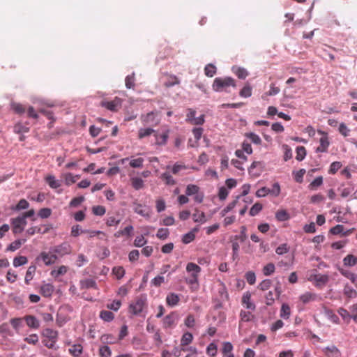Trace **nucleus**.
I'll return each mask as SVG.
<instances>
[{"label":"nucleus","instance_id":"nucleus-14","mask_svg":"<svg viewBox=\"0 0 357 357\" xmlns=\"http://www.w3.org/2000/svg\"><path fill=\"white\" fill-rule=\"evenodd\" d=\"M180 301L179 296L175 293H169L166 297V303L170 307H174L178 305Z\"/></svg>","mask_w":357,"mask_h":357},{"label":"nucleus","instance_id":"nucleus-11","mask_svg":"<svg viewBox=\"0 0 357 357\" xmlns=\"http://www.w3.org/2000/svg\"><path fill=\"white\" fill-rule=\"evenodd\" d=\"M252 294L250 291H246L242 296V304L250 310H255L256 308L255 304L251 300Z\"/></svg>","mask_w":357,"mask_h":357},{"label":"nucleus","instance_id":"nucleus-41","mask_svg":"<svg viewBox=\"0 0 357 357\" xmlns=\"http://www.w3.org/2000/svg\"><path fill=\"white\" fill-rule=\"evenodd\" d=\"M175 314L174 312L165 317L163 319V324L165 327L172 326L175 321Z\"/></svg>","mask_w":357,"mask_h":357},{"label":"nucleus","instance_id":"nucleus-37","mask_svg":"<svg viewBox=\"0 0 357 357\" xmlns=\"http://www.w3.org/2000/svg\"><path fill=\"white\" fill-rule=\"evenodd\" d=\"M193 340L192 334L190 332L185 333L181 340V344L182 346H187L192 342Z\"/></svg>","mask_w":357,"mask_h":357},{"label":"nucleus","instance_id":"nucleus-53","mask_svg":"<svg viewBox=\"0 0 357 357\" xmlns=\"http://www.w3.org/2000/svg\"><path fill=\"white\" fill-rule=\"evenodd\" d=\"M239 95L243 98H249L252 96V88L249 84H246L240 91Z\"/></svg>","mask_w":357,"mask_h":357},{"label":"nucleus","instance_id":"nucleus-39","mask_svg":"<svg viewBox=\"0 0 357 357\" xmlns=\"http://www.w3.org/2000/svg\"><path fill=\"white\" fill-rule=\"evenodd\" d=\"M204 73L207 77H212L216 73V67L211 63L207 64L205 66Z\"/></svg>","mask_w":357,"mask_h":357},{"label":"nucleus","instance_id":"nucleus-30","mask_svg":"<svg viewBox=\"0 0 357 357\" xmlns=\"http://www.w3.org/2000/svg\"><path fill=\"white\" fill-rule=\"evenodd\" d=\"M13 131L17 134L22 135L23 133L28 132L29 131V128L19 122L14 126Z\"/></svg>","mask_w":357,"mask_h":357},{"label":"nucleus","instance_id":"nucleus-16","mask_svg":"<svg viewBox=\"0 0 357 357\" xmlns=\"http://www.w3.org/2000/svg\"><path fill=\"white\" fill-rule=\"evenodd\" d=\"M54 291V287L52 284H44L40 287V293L44 297H50Z\"/></svg>","mask_w":357,"mask_h":357},{"label":"nucleus","instance_id":"nucleus-3","mask_svg":"<svg viewBox=\"0 0 357 357\" xmlns=\"http://www.w3.org/2000/svg\"><path fill=\"white\" fill-rule=\"evenodd\" d=\"M185 195L187 196H194L193 199L195 202L200 204L204 200V193L200 192V188L195 184H189L185 189Z\"/></svg>","mask_w":357,"mask_h":357},{"label":"nucleus","instance_id":"nucleus-60","mask_svg":"<svg viewBox=\"0 0 357 357\" xmlns=\"http://www.w3.org/2000/svg\"><path fill=\"white\" fill-rule=\"evenodd\" d=\"M240 318L241 321L248 322L252 319L253 315L250 312L241 310L240 312Z\"/></svg>","mask_w":357,"mask_h":357},{"label":"nucleus","instance_id":"nucleus-47","mask_svg":"<svg viewBox=\"0 0 357 357\" xmlns=\"http://www.w3.org/2000/svg\"><path fill=\"white\" fill-rule=\"evenodd\" d=\"M87 229H82L79 225H73L71 228V236L77 237L80 234L88 232Z\"/></svg>","mask_w":357,"mask_h":357},{"label":"nucleus","instance_id":"nucleus-33","mask_svg":"<svg viewBox=\"0 0 357 357\" xmlns=\"http://www.w3.org/2000/svg\"><path fill=\"white\" fill-rule=\"evenodd\" d=\"M317 298V295L315 294H312L311 292H305L300 296V300L303 303H307L310 301H314Z\"/></svg>","mask_w":357,"mask_h":357},{"label":"nucleus","instance_id":"nucleus-54","mask_svg":"<svg viewBox=\"0 0 357 357\" xmlns=\"http://www.w3.org/2000/svg\"><path fill=\"white\" fill-rule=\"evenodd\" d=\"M263 208V206L260 203H255L250 210V215L255 216L257 215Z\"/></svg>","mask_w":357,"mask_h":357},{"label":"nucleus","instance_id":"nucleus-58","mask_svg":"<svg viewBox=\"0 0 357 357\" xmlns=\"http://www.w3.org/2000/svg\"><path fill=\"white\" fill-rule=\"evenodd\" d=\"M126 86L127 89H133L135 86V73L129 75L125 79Z\"/></svg>","mask_w":357,"mask_h":357},{"label":"nucleus","instance_id":"nucleus-46","mask_svg":"<svg viewBox=\"0 0 357 357\" xmlns=\"http://www.w3.org/2000/svg\"><path fill=\"white\" fill-rule=\"evenodd\" d=\"M245 136L250 139L251 142L255 144H260L261 143L260 137L254 132H247Z\"/></svg>","mask_w":357,"mask_h":357},{"label":"nucleus","instance_id":"nucleus-9","mask_svg":"<svg viewBox=\"0 0 357 357\" xmlns=\"http://www.w3.org/2000/svg\"><path fill=\"white\" fill-rule=\"evenodd\" d=\"M52 229H53V225L52 224H46L41 227H36V226L31 227L26 230V232L27 234L31 235V236L35 234L36 233L45 234L48 233Z\"/></svg>","mask_w":357,"mask_h":357},{"label":"nucleus","instance_id":"nucleus-4","mask_svg":"<svg viewBox=\"0 0 357 357\" xmlns=\"http://www.w3.org/2000/svg\"><path fill=\"white\" fill-rule=\"evenodd\" d=\"M146 305V296L145 294H142L136 299L135 303L130 305V311L132 314L138 315L142 312Z\"/></svg>","mask_w":357,"mask_h":357},{"label":"nucleus","instance_id":"nucleus-62","mask_svg":"<svg viewBox=\"0 0 357 357\" xmlns=\"http://www.w3.org/2000/svg\"><path fill=\"white\" fill-rule=\"evenodd\" d=\"M305 173V169H301L298 171L293 172V175L294 176V179L298 183H301L303 181V176Z\"/></svg>","mask_w":357,"mask_h":357},{"label":"nucleus","instance_id":"nucleus-36","mask_svg":"<svg viewBox=\"0 0 357 357\" xmlns=\"http://www.w3.org/2000/svg\"><path fill=\"white\" fill-rule=\"evenodd\" d=\"M186 169H187V167L185 165H181L177 162L175 163L172 167H171L170 165L167 166V169H170L171 172L173 174H177L180 171Z\"/></svg>","mask_w":357,"mask_h":357},{"label":"nucleus","instance_id":"nucleus-48","mask_svg":"<svg viewBox=\"0 0 357 357\" xmlns=\"http://www.w3.org/2000/svg\"><path fill=\"white\" fill-rule=\"evenodd\" d=\"M112 273L118 280H120L124 276L126 271L123 266H116L113 268Z\"/></svg>","mask_w":357,"mask_h":357},{"label":"nucleus","instance_id":"nucleus-42","mask_svg":"<svg viewBox=\"0 0 357 357\" xmlns=\"http://www.w3.org/2000/svg\"><path fill=\"white\" fill-rule=\"evenodd\" d=\"M240 196L236 197V199L230 202L222 211L221 215L225 216L227 213L231 211L236 205Z\"/></svg>","mask_w":357,"mask_h":357},{"label":"nucleus","instance_id":"nucleus-2","mask_svg":"<svg viewBox=\"0 0 357 357\" xmlns=\"http://www.w3.org/2000/svg\"><path fill=\"white\" fill-rule=\"evenodd\" d=\"M71 250L72 248L67 242H63L59 245L50 248V252L53 253V255L56 257V259L59 257L69 255L71 252Z\"/></svg>","mask_w":357,"mask_h":357},{"label":"nucleus","instance_id":"nucleus-32","mask_svg":"<svg viewBox=\"0 0 357 357\" xmlns=\"http://www.w3.org/2000/svg\"><path fill=\"white\" fill-rule=\"evenodd\" d=\"M100 317L105 321L110 322L114 319V314L111 311L102 310L100 313Z\"/></svg>","mask_w":357,"mask_h":357},{"label":"nucleus","instance_id":"nucleus-56","mask_svg":"<svg viewBox=\"0 0 357 357\" xmlns=\"http://www.w3.org/2000/svg\"><path fill=\"white\" fill-rule=\"evenodd\" d=\"M324 313H325L326 316L330 320H331L333 323H335V324L338 323V321H339L338 317L336 314H335L331 310L325 308Z\"/></svg>","mask_w":357,"mask_h":357},{"label":"nucleus","instance_id":"nucleus-43","mask_svg":"<svg viewBox=\"0 0 357 357\" xmlns=\"http://www.w3.org/2000/svg\"><path fill=\"white\" fill-rule=\"evenodd\" d=\"M296 159L298 161H302L306 156V149L304 146H298L296 149Z\"/></svg>","mask_w":357,"mask_h":357},{"label":"nucleus","instance_id":"nucleus-31","mask_svg":"<svg viewBox=\"0 0 357 357\" xmlns=\"http://www.w3.org/2000/svg\"><path fill=\"white\" fill-rule=\"evenodd\" d=\"M258 166H260L261 167V162L259 161H254L250 167L248 168V172L249 174L255 177H258L260 176L261 170L259 171L258 172H254V169L257 167Z\"/></svg>","mask_w":357,"mask_h":357},{"label":"nucleus","instance_id":"nucleus-5","mask_svg":"<svg viewBox=\"0 0 357 357\" xmlns=\"http://www.w3.org/2000/svg\"><path fill=\"white\" fill-rule=\"evenodd\" d=\"M10 223L13 234H17L22 233L24 231V227L26 225L27 222L26 220H24V218H21L19 215L17 218H12L10 220Z\"/></svg>","mask_w":357,"mask_h":357},{"label":"nucleus","instance_id":"nucleus-40","mask_svg":"<svg viewBox=\"0 0 357 357\" xmlns=\"http://www.w3.org/2000/svg\"><path fill=\"white\" fill-rule=\"evenodd\" d=\"M132 186L137 190L143 188L144 181L139 177H134L131 178Z\"/></svg>","mask_w":357,"mask_h":357},{"label":"nucleus","instance_id":"nucleus-34","mask_svg":"<svg viewBox=\"0 0 357 357\" xmlns=\"http://www.w3.org/2000/svg\"><path fill=\"white\" fill-rule=\"evenodd\" d=\"M275 218L278 221L283 222L289 220L290 215L285 210H279L275 213Z\"/></svg>","mask_w":357,"mask_h":357},{"label":"nucleus","instance_id":"nucleus-61","mask_svg":"<svg viewBox=\"0 0 357 357\" xmlns=\"http://www.w3.org/2000/svg\"><path fill=\"white\" fill-rule=\"evenodd\" d=\"M52 214V209L50 208H41L38 213V215L43 218H48Z\"/></svg>","mask_w":357,"mask_h":357},{"label":"nucleus","instance_id":"nucleus-13","mask_svg":"<svg viewBox=\"0 0 357 357\" xmlns=\"http://www.w3.org/2000/svg\"><path fill=\"white\" fill-rule=\"evenodd\" d=\"M142 121L146 124H150L151 126H155L158 123V120L155 119V114L154 112H151L142 116Z\"/></svg>","mask_w":357,"mask_h":357},{"label":"nucleus","instance_id":"nucleus-21","mask_svg":"<svg viewBox=\"0 0 357 357\" xmlns=\"http://www.w3.org/2000/svg\"><path fill=\"white\" fill-rule=\"evenodd\" d=\"M45 181L49 185V186L52 189H56L59 188L61 184V181L59 180H56L54 177V176L49 175L45 178Z\"/></svg>","mask_w":357,"mask_h":357},{"label":"nucleus","instance_id":"nucleus-7","mask_svg":"<svg viewBox=\"0 0 357 357\" xmlns=\"http://www.w3.org/2000/svg\"><path fill=\"white\" fill-rule=\"evenodd\" d=\"M317 132L321 135L319 139L320 145L316 149V153H324L326 152L330 145L327 133L321 130H318Z\"/></svg>","mask_w":357,"mask_h":357},{"label":"nucleus","instance_id":"nucleus-26","mask_svg":"<svg viewBox=\"0 0 357 357\" xmlns=\"http://www.w3.org/2000/svg\"><path fill=\"white\" fill-rule=\"evenodd\" d=\"M36 271V266L35 265H31L28 268L24 278V282L26 284H29L30 281L33 279Z\"/></svg>","mask_w":357,"mask_h":357},{"label":"nucleus","instance_id":"nucleus-28","mask_svg":"<svg viewBox=\"0 0 357 357\" xmlns=\"http://www.w3.org/2000/svg\"><path fill=\"white\" fill-rule=\"evenodd\" d=\"M340 273L342 275L349 279L351 282L357 287V275L346 270H340Z\"/></svg>","mask_w":357,"mask_h":357},{"label":"nucleus","instance_id":"nucleus-12","mask_svg":"<svg viewBox=\"0 0 357 357\" xmlns=\"http://www.w3.org/2000/svg\"><path fill=\"white\" fill-rule=\"evenodd\" d=\"M154 137L155 138V144L159 146L165 145L166 144L169 137V130H167L161 135L155 132L154 134Z\"/></svg>","mask_w":357,"mask_h":357},{"label":"nucleus","instance_id":"nucleus-6","mask_svg":"<svg viewBox=\"0 0 357 357\" xmlns=\"http://www.w3.org/2000/svg\"><path fill=\"white\" fill-rule=\"evenodd\" d=\"M36 260L37 261H42L45 266H50L56 262V257L53 255V253L50 252V249L48 252H40V254L36 257Z\"/></svg>","mask_w":357,"mask_h":357},{"label":"nucleus","instance_id":"nucleus-24","mask_svg":"<svg viewBox=\"0 0 357 357\" xmlns=\"http://www.w3.org/2000/svg\"><path fill=\"white\" fill-rule=\"evenodd\" d=\"M232 71L239 79H245L248 75V72L243 68L234 66Z\"/></svg>","mask_w":357,"mask_h":357},{"label":"nucleus","instance_id":"nucleus-44","mask_svg":"<svg viewBox=\"0 0 357 357\" xmlns=\"http://www.w3.org/2000/svg\"><path fill=\"white\" fill-rule=\"evenodd\" d=\"M11 108L15 113L18 114H23L26 110V108L24 107V105L17 102H12Z\"/></svg>","mask_w":357,"mask_h":357},{"label":"nucleus","instance_id":"nucleus-19","mask_svg":"<svg viewBox=\"0 0 357 357\" xmlns=\"http://www.w3.org/2000/svg\"><path fill=\"white\" fill-rule=\"evenodd\" d=\"M186 271L190 273V275H199L201 268L196 264L190 262L186 266Z\"/></svg>","mask_w":357,"mask_h":357},{"label":"nucleus","instance_id":"nucleus-27","mask_svg":"<svg viewBox=\"0 0 357 357\" xmlns=\"http://www.w3.org/2000/svg\"><path fill=\"white\" fill-rule=\"evenodd\" d=\"M344 265L352 267L357 264V257L353 255H348L343 259Z\"/></svg>","mask_w":357,"mask_h":357},{"label":"nucleus","instance_id":"nucleus-1","mask_svg":"<svg viewBox=\"0 0 357 357\" xmlns=\"http://www.w3.org/2000/svg\"><path fill=\"white\" fill-rule=\"evenodd\" d=\"M229 86H236L235 80L231 77H216L212 84V89L215 92L227 91Z\"/></svg>","mask_w":357,"mask_h":357},{"label":"nucleus","instance_id":"nucleus-20","mask_svg":"<svg viewBox=\"0 0 357 357\" xmlns=\"http://www.w3.org/2000/svg\"><path fill=\"white\" fill-rule=\"evenodd\" d=\"M192 218H193L194 222H198L200 224H203L206 222V218L205 213L202 211L197 210V209H196L195 213L192 214Z\"/></svg>","mask_w":357,"mask_h":357},{"label":"nucleus","instance_id":"nucleus-45","mask_svg":"<svg viewBox=\"0 0 357 357\" xmlns=\"http://www.w3.org/2000/svg\"><path fill=\"white\" fill-rule=\"evenodd\" d=\"M28 262V259L25 256L16 257L13 259V266L15 267H19L26 264Z\"/></svg>","mask_w":357,"mask_h":357},{"label":"nucleus","instance_id":"nucleus-63","mask_svg":"<svg viewBox=\"0 0 357 357\" xmlns=\"http://www.w3.org/2000/svg\"><path fill=\"white\" fill-rule=\"evenodd\" d=\"M100 340L104 344H114L116 342L115 338L109 334L102 335Z\"/></svg>","mask_w":357,"mask_h":357},{"label":"nucleus","instance_id":"nucleus-10","mask_svg":"<svg viewBox=\"0 0 357 357\" xmlns=\"http://www.w3.org/2000/svg\"><path fill=\"white\" fill-rule=\"evenodd\" d=\"M100 105L110 111L115 112L117 111L118 109L121 107V98L116 97L112 101H102Z\"/></svg>","mask_w":357,"mask_h":357},{"label":"nucleus","instance_id":"nucleus-35","mask_svg":"<svg viewBox=\"0 0 357 357\" xmlns=\"http://www.w3.org/2000/svg\"><path fill=\"white\" fill-rule=\"evenodd\" d=\"M290 314H291V310H290L289 306L286 303H283L282 305L281 310H280V317H282V319H287L289 318Z\"/></svg>","mask_w":357,"mask_h":357},{"label":"nucleus","instance_id":"nucleus-25","mask_svg":"<svg viewBox=\"0 0 357 357\" xmlns=\"http://www.w3.org/2000/svg\"><path fill=\"white\" fill-rule=\"evenodd\" d=\"M197 230H198L197 229L195 228L192 231L183 235L182 242L184 244H188V243H191L192 241H193L194 239L195 238V234L194 232L197 231Z\"/></svg>","mask_w":357,"mask_h":357},{"label":"nucleus","instance_id":"nucleus-52","mask_svg":"<svg viewBox=\"0 0 357 357\" xmlns=\"http://www.w3.org/2000/svg\"><path fill=\"white\" fill-rule=\"evenodd\" d=\"M99 354L101 357H110L112 351L107 345L101 346L99 349Z\"/></svg>","mask_w":357,"mask_h":357},{"label":"nucleus","instance_id":"nucleus-23","mask_svg":"<svg viewBox=\"0 0 357 357\" xmlns=\"http://www.w3.org/2000/svg\"><path fill=\"white\" fill-rule=\"evenodd\" d=\"M26 241V239H17L12 242L7 248L8 251L14 252L18 250L23 243Z\"/></svg>","mask_w":357,"mask_h":357},{"label":"nucleus","instance_id":"nucleus-8","mask_svg":"<svg viewBox=\"0 0 357 357\" xmlns=\"http://www.w3.org/2000/svg\"><path fill=\"white\" fill-rule=\"evenodd\" d=\"M133 211L135 213L147 219L151 218L152 214V210L150 206H142L141 204H138L136 202L133 203Z\"/></svg>","mask_w":357,"mask_h":357},{"label":"nucleus","instance_id":"nucleus-17","mask_svg":"<svg viewBox=\"0 0 357 357\" xmlns=\"http://www.w3.org/2000/svg\"><path fill=\"white\" fill-rule=\"evenodd\" d=\"M27 326L30 328L37 329L40 327V322L38 319L32 315L26 316L24 317Z\"/></svg>","mask_w":357,"mask_h":357},{"label":"nucleus","instance_id":"nucleus-18","mask_svg":"<svg viewBox=\"0 0 357 357\" xmlns=\"http://www.w3.org/2000/svg\"><path fill=\"white\" fill-rule=\"evenodd\" d=\"M160 178L167 185H174L176 183V180L172 177L169 172H165L161 174Z\"/></svg>","mask_w":357,"mask_h":357},{"label":"nucleus","instance_id":"nucleus-55","mask_svg":"<svg viewBox=\"0 0 357 357\" xmlns=\"http://www.w3.org/2000/svg\"><path fill=\"white\" fill-rule=\"evenodd\" d=\"M272 284V281L270 279H265L262 280L257 286V288L261 291L268 290Z\"/></svg>","mask_w":357,"mask_h":357},{"label":"nucleus","instance_id":"nucleus-57","mask_svg":"<svg viewBox=\"0 0 357 357\" xmlns=\"http://www.w3.org/2000/svg\"><path fill=\"white\" fill-rule=\"evenodd\" d=\"M169 235V231L167 228H160L156 234V237L165 240L167 238Z\"/></svg>","mask_w":357,"mask_h":357},{"label":"nucleus","instance_id":"nucleus-38","mask_svg":"<svg viewBox=\"0 0 357 357\" xmlns=\"http://www.w3.org/2000/svg\"><path fill=\"white\" fill-rule=\"evenodd\" d=\"M344 294L348 298H355L357 296V291L349 284H346L344 288Z\"/></svg>","mask_w":357,"mask_h":357},{"label":"nucleus","instance_id":"nucleus-29","mask_svg":"<svg viewBox=\"0 0 357 357\" xmlns=\"http://www.w3.org/2000/svg\"><path fill=\"white\" fill-rule=\"evenodd\" d=\"M82 346L79 344H75L69 349V352L75 357L79 356L82 353Z\"/></svg>","mask_w":357,"mask_h":357},{"label":"nucleus","instance_id":"nucleus-15","mask_svg":"<svg viewBox=\"0 0 357 357\" xmlns=\"http://www.w3.org/2000/svg\"><path fill=\"white\" fill-rule=\"evenodd\" d=\"M58 331L52 328H45L43 331V335L50 340V341L56 342L58 339Z\"/></svg>","mask_w":357,"mask_h":357},{"label":"nucleus","instance_id":"nucleus-50","mask_svg":"<svg viewBox=\"0 0 357 357\" xmlns=\"http://www.w3.org/2000/svg\"><path fill=\"white\" fill-rule=\"evenodd\" d=\"M234 238L235 240H238L240 242L243 243L247 238L246 227L241 226L240 234L235 235Z\"/></svg>","mask_w":357,"mask_h":357},{"label":"nucleus","instance_id":"nucleus-22","mask_svg":"<svg viewBox=\"0 0 357 357\" xmlns=\"http://www.w3.org/2000/svg\"><path fill=\"white\" fill-rule=\"evenodd\" d=\"M180 80L179 79L174 75H170L167 77V80L164 83L165 86L169 88L172 87L175 85L179 84Z\"/></svg>","mask_w":357,"mask_h":357},{"label":"nucleus","instance_id":"nucleus-64","mask_svg":"<svg viewBox=\"0 0 357 357\" xmlns=\"http://www.w3.org/2000/svg\"><path fill=\"white\" fill-rule=\"evenodd\" d=\"M29 202L26 199H22L19 201V202L16 205L15 209L16 211H20V210L26 209L29 208Z\"/></svg>","mask_w":357,"mask_h":357},{"label":"nucleus","instance_id":"nucleus-59","mask_svg":"<svg viewBox=\"0 0 357 357\" xmlns=\"http://www.w3.org/2000/svg\"><path fill=\"white\" fill-rule=\"evenodd\" d=\"M68 271V267L66 266H61L57 270H54L51 272V275L54 277H58L59 275H64Z\"/></svg>","mask_w":357,"mask_h":357},{"label":"nucleus","instance_id":"nucleus-49","mask_svg":"<svg viewBox=\"0 0 357 357\" xmlns=\"http://www.w3.org/2000/svg\"><path fill=\"white\" fill-rule=\"evenodd\" d=\"M155 130L152 128H141L139 130L138 136H139V139H142L145 137L149 136L152 133L155 134Z\"/></svg>","mask_w":357,"mask_h":357},{"label":"nucleus","instance_id":"nucleus-51","mask_svg":"<svg viewBox=\"0 0 357 357\" xmlns=\"http://www.w3.org/2000/svg\"><path fill=\"white\" fill-rule=\"evenodd\" d=\"M275 265L273 263H268L263 268V273L266 276H269L275 272Z\"/></svg>","mask_w":357,"mask_h":357}]
</instances>
